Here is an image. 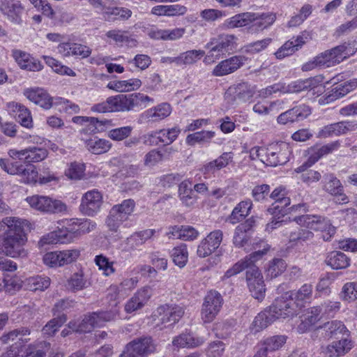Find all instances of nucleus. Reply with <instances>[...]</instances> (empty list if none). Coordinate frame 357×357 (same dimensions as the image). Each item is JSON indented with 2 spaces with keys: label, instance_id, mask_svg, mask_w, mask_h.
<instances>
[{
  "label": "nucleus",
  "instance_id": "obj_25",
  "mask_svg": "<svg viewBox=\"0 0 357 357\" xmlns=\"http://www.w3.org/2000/svg\"><path fill=\"white\" fill-rule=\"evenodd\" d=\"M309 39V34L306 32L293 37L283 44L275 52V56L278 59H282L286 56L292 55L301 48Z\"/></svg>",
  "mask_w": 357,
  "mask_h": 357
},
{
  "label": "nucleus",
  "instance_id": "obj_19",
  "mask_svg": "<svg viewBox=\"0 0 357 357\" xmlns=\"http://www.w3.org/2000/svg\"><path fill=\"white\" fill-rule=\"evenodd\" d=\"M223 238V233L217 229L209 233L206 238L202 239L198 245L197 253L200 257H206L211 255L221 244Z\"/></svg>",
  "mask_w": 357,
  "mask_h": 357
},
{
  "label": "nucleus",
  "instance_id": "obj_63",
  "mask_svg": "<svg viewBox=\"0 0 357 357\" xmlns=\"http://www.w3.org/2000/svg\"><path fill=\"white\" fill-rule=\"evenodd\" d=\"M85 165L81 162H71L65 170V175L71 180H80L84 176Z\"/></svg>",
  "mask_w": 357,
  "mask_h": 357
},
{
  "label": "nucleus",
  "instance_id": "obj_27",
  "mask_svg": "<svg viewBox=\"0 0 357 357\" xmlns=\"http://www.w3.org/2000/svg\"><path fill=\"white\" fill-rule=\"evenodd\" d=\"M12 56L22 69L36 72L41 70L43 68L40 61L20 50H13Z\"/></svg>",
  "mask_w": 357,
  "mask_h": 357
},
{
  "label": "nucleus",
  "instance_id": "obj_20",
  "mask_svg": "<svg viewBox=\"0 0 357 357\" xmlns=\"http://www.w3.org/2000/svg\"><path fill=\"white\" fill-rule=\"evenodd\" d=\"M246 61L247 58L245 56H233L216 65L212 71V74L215 77H222L233 73L242 67Z\"/></svg>",
  "mask_w": 357,
  "mask_h": 357
},
{
  "label": "nucleus",
  "instance_id": "obj_62",
  "mask_svg": "<svg viewBox=\"0 0 357 357\" xmlns=\"http://www.w3.org/2000/svg\"><path fill=\"white\" fill-rule=\"evenodd\" d=\"M40 245L56 243H68V239L64 236L63 230L59 229L43 236L39 241Z\"/></svg>",
  "mask_w": 357,
  "mask_h": 357
},
{
  "label": "nucleus",
  "instance_id": "obj_60",
  "mask_svg": "<svg viewBox=\"0 0 357 357\" xmlns=\"http://www.w3.org/2000/svg\"><path fill=\"white\" fill-rule=\"evenodd\" d=\"M284 335H275L264 340V353L273 352L280 349L286 342Z\"/></svg>",
  "mask_w": 357,
  "mask_h": 357
},
{
  "label": "nucleus",
  "instance_id": "obj_26",
  "mask_svg": "<svg viewBox=\"0 0 357 357\" xmlns=\"http://www.w3.org/2000/svg\"><path fill=\"white\" fill-rule=\"evenodd\" d=\"M323 86L319 77H310L305 79H298L290 83L287 91L289 93H298L303 91H314L315 93H321Z\"/></svg>",
  "mask_w": 357,
  "mask_h": 357
},
{
  "label": "nucleus",
  "instance_id": "obj_23",
  "mask_svg": "<svg viewBox=\"0 0 357 357\" xmlns=\"http://www.w3.org/2000/svg\"><path fill=\"white\" fill-rule=\"evenodd\" d=\"M23 94L29 100L45 109H50L53 105V98L43 88H27Z\"/></svg>",
  "mask_w": 357,
  "mask_h": 357
},
{
  "label": "nucleus",
  "instance_id": "obj_40",
  "mask_svg": "<svg viewBox=\"0 0 357 357\" xmlns=\"http://www.w3.org/2000/svg\"><path fill=\"white\" fill-rule=\"evenodd\" d=\"M275 316H276L275 314H272L269 309L261 312L255 317L252 321L251 326L252 331L257 333L267 328L277 319Z\"/></svg>",
  "mask_w": 357,
  "mask_h": 357
},
{
  "label": "nucleus",
  "instance_id": "obj_22",
  "mask_svg": "<svg viewBox=\"0 0 357 357\" xmlns=\"http://www.w3.org/2000/svg\"><path fill=\"white\" fill-rule=\"evenodd\" d=\"M137 278H126L119 284H112L108 289L107 297L110 300L124 299L137 285Z\"/></svg>",
  "mask_w": 357,
  "mask_h": 357
},
{
  "label": "nucleus",
  "instance_id": "obj_33",
  "mask_svg": "<svg viewBox=\"0 0 357 357\" xmlns=\"http://www.w3.org/2000/svg\"><path fill=\"white\" fill-rule=\"evenodd\" d=\"M252 208V202L248 199L239 202L232 210L227 221L235 225L244 220L250 213Z\"/></svg>",
  "mask_w": 357,
  "mask_h": 357
},
{
  "label": "nucleus",
  "instance_id": "obj_57",
  "mask_svg": "<svg viewBox=\"0 0 357 357\" xmlns=\"http://www.w3.org/2000/svg\"><path fill=\"white\" fill-rule=\"evenodd\" d=\"M324 328L326 332V335L330 337H338L340 335H347L349 333L344 324L337 320L326 323L324 325Z\"/></svg>",
  "mask_w": 357,
  "mask_h": 357
},
{
  "label": "nucleus",
  "instance_id": "obj_51",
  "mask_svg": "<svg viewBox=\"0 0 357 357\" xmlns=\"http://www.w3.org/2000/svg\"><path fill=\"white\" fill-rule=\"evenodd\" d=\"M132 15V11L126 8L113 6L112 9L104 13V20L107 22L126 20Z\"/></svg>",
  "mask_w": 357,
  "mask_h": 357
},
{
  "label": "nucleus",
  "instance_id": "obj_34",
  "mask_svg": "<svg viewBox=\"0 0 357 357\" xmlns=\"http://www.w3.org/2000/svg\"><path fill=\"white\" fill-rule=\"evenodd\" d=\"M351 340L347 338H342L338 341H333L329 344L324 350V352L329 357H340L345 355L352 348Z\"/></svg>",
  "mask_w": 357,
  "mask_h": 357
},
{
  "label": "nucleus",
  "instance_id": "obj_42",
  "mask_svg": "<svg viewBox=\"0 0 357 357\" xmlns=\"http://www.w3.org/2000/svg\"><path fill=\"white\" fill-rule=\"evenodd\" d=\"M340 147V140L331 142L320 147H313L310 151V155L309 160H312V163H314L324 155H328L335 151H337Z\"/></svg>",
  "mask_w": 357,
  "mask_h": 357
},
{
  "label": "nucleus",
  "instance_id": "obj_38",
  "mask_svg": "<svg viewBox=\"0 0 357 357\" xmlns=\"http://www.w3.org/2000/svg\"><path fill=\"white\" fill-rule=\"evenodd\" d=\"M234 154L231 152H225L216 159L206 163L203 167L204 174L215 173L226 167L233 160Z\"/></svg>",
  "mask_w": 357,
  "mask_h": 357
},
{
  "label": "nucleus",
  "instance_id": "obj_21",
  "mask_svg": "<svg viewBox=\"0 0 357 357\" xmlns=\"http://www.w3.org/2000/svg\"><path fill=\"white\" fill-rule=\"evenodd\" d=\"M24 7L19 0H0V11L11 22L20 24Z\"/></svg>",
  "mask_w": 357,
  "mask_h": 357
},
{
  "label": "nucleus",
  "instance_id": "obj_6",
  "mask_svg": "<svg viewBox=\"0 0 357 357\" xmlns=\"http://www.w3.org/2000/svg\"><path fill=\"white\" fill-rule=\"evenodd\" d=\"M25 201L31 208L46 213H66L68 211L65 203L48 196L35 195L27 197Z\"/></svg>",
  "mask_w": 357,
  "mask_h": 357
},
{
  "label": "nucleus",
  "instance_id": "obj_50",
  "mask_svg": "<svg viewBox=\"0 0 357 357\" xmlns=\"http://www.w3.org/2000/svg\"><path fill=\"white\" fill-rule=\"evenodd\" d=\"M215 136V131L202 130L188 135L185 142L190 146H194L196 144H209Z\"/></svg>",
  "mask_w": 357,
  "mask_h": 357
},
{
  "label": "nucleus",
  "instance_id": "obj_2",
  "mask_svg": "<svg viewBox=\"0 0 357 357\" xmlns=\"http://www.w3.org/2000/svg\"><path fill=\"white\" fill-rule=\"evenodd\" d=\"M269 246L266 245L262 250L255 251L235 263L225 273L224 278L234 276L245 269L246 271V280L248 288L252 296L257 300H262L265 296V285L263 275L259 268L255 265V262L262 258L268 250Z\"/></svg>",
  "mask_w": 357,
  "mask_h": 357
},
{
  "label": "nucleus",
  "instance_id": "obj_43",
  "mask_svg": "<svg viewBox=\"0 0 357 357\" xmlns=\"http://www.w3.org/2000/svg\"><path fill=\"white\" fill-rule=\"evenodd\" d=\"M178 195L181 201L187 206L194 205L197 199V195L192 189V182L185 180L181 183L178 187Z\"/></svg>",
  "mask_w": 357,
  "mask_h": 357
},
{
  "label": "nucleus",
  "instance_id": "obj_7",
  "mask_svg": "<svg viewBox=\"0 0 357 357\" xmlns=\"http://www.w3.org/2000/svg\"><path fill=\"white\" fill-rule=\"evenodd\" d=\"M223 304V298L217 291H209L204 297L201 318L204 323H211L216 317Z\"/></svg>",
  "mask_w": 357,
  "mask_h": 357
},
{
  "label": "nucleus",
  "instance_id": "obj_37",
  "mask_svg": "<svg viewBox=\"0 0 357 357\" xmlns=\"http://www.w3.org/2000/svg\"><path fill=\"white\" fill-rule=\"evenodd\" d=\"M312 164V160H309V162L295 169L296 173H301L300 179L308 186L319 181L321 178V174L319 172L308 169Z\"/></svg>",
  "mask_w": 357,
  "mask_h": 357
},
{
  "label": "nucleus",
  "instance_id": "obj_3",
  "mask_svg": "<svg viewBox=\"0 0 357 357\" xmlns=\"http://www.w3.org/2000/svg\"><path fill=\"white\" fill-rule=\"evenodd\" d=\"M111 112L139 111L154 100L152 98L142 93H133L130 94H119L108 98Z\"/></svg>",
  "mask_w": 357,
  "mask_h": 357
},
{
  "label": "nucleus",
  "instance_id": "obj_28",
  "mask_svg": "<svg viewBox=\"0 0 357 357\" xmlns=\"http://www.w3.org/2000/svg\"><path fill=\"white\" fill-rule=\"evenodd\" d=\"M157 313L162 324L172 326L177 323L184 314V310L179 305H165L159 307Z\"/></svg>",
  "mask_w": 357,
  "mask_h": 357
},
{
  "label": "nucleus",
  "instance_id": "obj_16",
  "mask_svg": "<svg viewBox=\"0 0 357 357\" xmlns=\"http://www.w3.org/2000/svg\"><path fill=\"white\" fill-rule=\"evenodd\" d=\"M179 133L180 129L176 127L152 132L144 136V143L148 145H158L159 143L169 145L176 139Z\"/></svg>",
  "mask_w": 357,
  "mask_h": 357
},
{
  "label": "nucleus",
  "instance_id": "obj_5",
  "mask_svg": "<svg viewBox=\"0 0 357 357\" xmlns=\"http://www.w3.org/2000/svg\"><path fill=\"white\" fill-rule=\"evenodd\" d=\"M237 40V38L232 34H222L211 38L205 45V47L209 51L204 61L206 63H213L219 59L221 54L236 49Z\"/></svg>",
  "mask_w": 357,
  "mask_h": 357
},
{
  "label": "nucleus",
  "instance_id": "obj_12",
  "mask_svg": "<svg viewBox=\"0 0 357 357\" xmlns=\"http://www.w3.org/2000/svg\"><path fill=\"white\" fill-rule=\"evenodd\" d=\"M351 54L346 44L338 45L331 50H326L317 56L320 61L321 68H328L340 63Z\"/></svg>",
  "mask_w": 357,
  "mask_h": 357
},
{
  "label": "nucleus",
  "instance_id": "obj_4",
  "mask_svg": "<svg viewBox=\"0 0 357 357\" xmlns=\"http://www.w3.org/2000/svg\"><path fill=\"white\" fill-rule=\"evenodd\" d=\"M294 221L301 227L323 233L322 238L328 241L336 231L335 227L327 218L319 215H303L297 216Z\"/></svg>",
  "mask_w": 357,
  "mask_h": 357
},
{
  "label": "nucleus",
  "instance_id": "obj_47",
  "mask_svg": "<svg viewBox=\"0 0 357 357\" xmlns=\"http://www.w3.org/2000/svg\"><path fill=\"white\" fill-rule=\"evenodd\" d=\"M24 285L30 291H44L50 287V279L44 275L32 276L25 280Z\"/></svg>",
  "mask_w": 357,
  "mask_h": 357
},
{
  "label": "nucleus",
  "instance_id": "obj_44",
  "mask_svg": "<svg viewBox=\"0 0 357 357\" xmlns=\"http://www.w3.org/2000/svg\"><path fill=\"white\" fill-rule=\"evenodd\" d=\"M90 283L84 277L82 270L73 273L67 280L66 287L71 291L76 292L83 290L89 286Z\"/></svg>",
  "mask_w": 357,
  "mask_h": 357
},
{
  "label": "nucleus",
  "instance_id": "obj_39",
  "mask_svg": "<svg viewBox=\"0 0 357 357\" xmlns=\"http://www.w3.org/2000/svg\"><path fill=\"white\" fill-rule=\"evenodd\" d=\"M254 20L255 13H243L227 19L224 22V25L228 29L240 28L252 24Z\"/></svg>",
  "mask_w": 357,
  "mask_h": 357
},
{
  "label": "nucleus",
  "instance_id": "obj_36",
  "mask_svg": "<svg viewBox=\"0 0 357 357\" xmlns=\"http://www.w3.org/2000/svg\"><path fill=\"white\" fill-rule=\"evenodd\" d=\"M171 113V105L164 102L146 110L142 114V116L149 121H160L169 116Z\"/></svg>",
  "mask_w": 357,
  "mask_h": 357
},
{
  "label": "nucleus",
  "instance_id": "obj_9",
  "mask_svg": "<svg viewBox=\"0 0 357 357\" xmlns=\"http://www.w3.org/2000/svg\"><path fill=\"white\" fill-rule=\"evenodd\" d=\"M0 167L9 174L22 175L26 183H36L38 182V173L35 166L30 165L24 167L23 165L10 162L6 159H0Z\"/></svg>",
  "mask_w": 357,
  "mask_h": 357
},
{
  "label": "nucleus",
  "instance_id": "obj_8",
  "mask_svg": "<svg viewBox=\"0 0 357 357\" xmlns=\"http://www.w3.org/2000/svg\"><path fill=\"white\" fill-rule=\"evenodd\" d=\"M155 349L156 345L151 337L137 338L127 344L119 357H144Z\"/></svg>",
  "mask_w": 357,
  "mask_h": 357
},
{
  "label": "nucleus",
  "instance_id": "obj_56",
  "mask_svg": "<svg viewBox=\"0 0 357 357\" xmlns=\"http://www.w3.org/2000/svg\"><path fill=\"white\" fill-rule=\"evenodd\" d=\"M343 188L340 181L333 174L324 176L323 190L331 195H336Z\"/></svg>",
  "mask_w": 357,
  "mask_h": 357
},
{
  "label": "nucleus",
  "instance_id": "obj_1",
  "mask_svg": "<svg viewBox=\"0 0 357 357\" xmlns=\"http://www.w3.org/2000/svg\"><path fill=\"white\" fill-rule=\"evenodd\" d=\"M28 227L29 222L18 217L8 216L0 220V231L3 232L2 248L6 255L12 258L27 255V236L24 229Z\"/></svg>",
  "mask_w": 357,
  "mask_h": 357
},
{
  "label": "nucleus",
  "instance_id": "obj_54",
  "mask_svg": "<svg viewBox=\"0 0 357 357\" xmlns=\"http://www.w3.org/2000/svg\"><path fill=\"white\" fill-rule=\"evenodd\" d=\"M313 287L310 284H304L301 287L295 291H289L291 294V298L296 305H301V303L310 300L312 295Z\"/></svg>",
  "mask_w": 357,
  "mask_h": 357
},
{
  "label": "nucleus",
  "instance_id": "obj_17",
  "mask_svg": "<svg viewBox=\"0 0 357 357\" xmlns=\"http://www.w3.org/2000/svg\"><path fill=\"white\" fill-rule=\"evenodd\" d=\"M105 36L108 43L114 44L121 47L126 46L127 48H135L139 44L134 35L119 29L109 30L105 33Z\"/></svg>",
  "mask_w": 357,
  "mask_h": 357
},
{
  "label": "nucleus",
  "instance_id": "obj_45",
  "mask_svg": "<svg viewBox=\"0 0 357 357\" xmlns=\"http://www.w3.org/2000/svg\"><path fill=\"white\" fill-rule=\"evenodd\" d=\"M87 149L93 154L107 153L112 148V143L105 139L94 137L85 142Z\"/></svg>",
  "mask_w": 357,
  "mask_h": 357
},
{
  "label": "nucleus",
  "instance_id": "obj_53",
  "mask_svg": "<svg viewBox=\"0 0 357 357\" xmlns=\"http://www.w3.org/2000/svg\"><path fill=\"white\" fill-rule=\"evenodd\" d=\"M154 234L155 230L151 229L135 232L127 238V243L132 248H136L150 239Z\"/></svg>",
  "mask_w": 357,
  "mask_h": 357
},
{
  "label": "nucleus",
  "instance_id": "obj_49",
  "mask_svg": "<svg viewBox=\"0 0 357 357\" xmlns=\"http://www.w3.org/2000/svg\"><path fill=\"white\" fill-rule=\"evenodd\" d=\"M135 202L133 199H125L121 203L114 205L111 209L113 213L119 215L124 220H128L135 209Z\"/></svg>",
  "mask_w": 357,
  "mask_h": 357
},
{
  "label": "nucleus",
  "instance_id": "obj_64",
  "mask_svg": "<svg viewBox=\"0 0 357 357\" xmlns=\"http://www.w3.org/2000/svg\"><path fill=\"white\" fill-rule=\"evenodd\" d=\"M287 268L285 261L282 259H273L269 261L268 266L266 268L267 275L273 278H276L281 275Z\"/></svg>",
  "mask_w": 357,
  "mask_h": 357
},
{
  "label": "nucleus",
  "instance_id": "obj_55",
  "mask_svg": "<svg viewBox=\"0 0 357 357\" xmlns=\"http://www.w3.org/2000/svg\"><path fill=\"white\" fill-rule=\"evenodd\" d=\"M43 59L45 63L57 74L72 77H74L76 75L71 68L63 65L60 61L52 56H43Z\"/></svg>",
  "mask_w": 357,
  "mask_h": 357
},
{
  "label": "nucleus",
  "instance_id": "obj_18",
  "mask_svg": "<svg viewBox=\"0 0 357 357\" xmlns=\"http://www.w3.org/2000/svg\"><path fill=\"white\" fill-rule=\"evenodd\" d=\"M288 195L289 191L284 186L280 185L275 188L270 195V197L275 200V202L272 207L268 208V212L271 215L283 216L287 212L284 208L291 204V199Z\"/></svg>",
  "mask_w": 357,
  "mask_h": 357
},
{
  "label": "nucleus",
  "instance_id": "obj_52",
  "mask_svg": "<svg viewBox=\"0 0 357 357\" xmlns=\"http://www.w3.org/2000/svg\"><path fill=\"white\" fill-rule=\"evenodd\" d=\"M171 257L174 264L179 268H183L188 260V251L185 244L174 247L171 251Z\"/></svg>",
  "mask_w": 357,
  "mask_h": 357
},
{
  "label": "nucleus",
  "instance_id": "obj_61",
  "mask_svg": "<svg viewBox=\"0 0 357 357\" xmlns=\"http://www.w3.org/2000/svg\"><path fill=\"white\" fill-rule=\"evenodd\" d=\"M340 298L345 302L351 303L357 300V282L345 283L340 291Z\"/></svg>",
  "mask_w": 357,
  "mask_h": 357
},
{
  "label": "nucleus",
  "instance_id": "obj_31",
  "mask_svg": "<svg viewBox=\"0 0 357 357\" xmlns=\"http://www.w3.org/2000/svg\"><path fill=\"white\" fill-rule=\"evenodd\" d=\"M142 84L140 79L130 78L110 81L107 83V88L116 92L126 93L138 90Z\"/></svg>",
  "mask_w": 357,
  "mask_h": 357
},
{
  "label": "nucleus",
  "instance_id": "obj_32",
  "mask_svg": "<svg viewBox=\"0 0 357 357\" xmlns=\"http://www.w3.org/2000/svg\"><path fill=\"white\" fill-rule=\"evenodd\" d=\"M169 229V231L167 233L169 238H178L183 241H193L199 235V232L195 228L189 225L174 226Z\"/></svg>",
  "mask_w": 357,
  "mask_h": 357
},
{
  "label": "nucleus",
  "instance_id": "obj_29",
  "mask_svg": "<svg viewBox=\"0 0 357 357\" xmlns=\"http://www.w3.org/2000/svg\"><path fill=\"white\" fill-rule=\"evenodd\" d=\"M2 357H45V353L36 350L33 344H22L20 342L13 344Z\"/></svg>",
  "mask_w": 357,
  "mask_h": 357
},
{
  "label": "nucleus",
  "instance_id": "obj_41",
  "mask_svg": "<svg viewBox=\"0 0 357 357\" xmlns=\"http://www.w3.org/2000/svg\"><path fill=\"white\" fill-rule=\"evenodd\" d=\"M326 263L333 269H344L350 265V259L340 251H333L327 255Z\"/></svg>",
  "mask_w": 357,
  "mask_h": 357
},
{
  "label": "nucleus",
  "instance_id": "obj_30",
  "mask_svg": "<svg viewBox=\"0 0 357 357\" xmlns=\"http://www.w3.org/2000/svg\"><path fill=\"white\" fill-rule=\"evenodd\" d=\"M7 108L10 114L24 127L31 128L33 121L30 111L23 105L15 102H9Z\"/></svg>",
  "mask_w": 357,
  "mask_h": 357
},
{
  "label": "nucleus",
  "instance_id": "obj_35",
  "mask_svg": "<svg viewBox=\"0 0 357 357\" xmlns=\"http://www.w3.org/2000/svg\"><path fill=\"white\" fill-rule=\"evenodd\" d=\"M97 317L94 316L93 312L86 315L82 320L72 321L68 324V328L73 331L78 333H89L94 328L98 327L96 319Z\"/></svg>",
  "mask_w": 357,
  "mask_h": 357
},
{
  "label": "nucleus",
  "instance_id": "obj_14",
  "mask_svg": "<svg viewBox=\"0 0 357 357\" xmlns=\"http://www.w3.org/2000/svg\"><path fill=\"white\" fill-rule=\"evenodd\" d=\"M291 296L289 292H285L281 296L276 298L273 303L269 307L268 309L272 314L278 315L275 316L277 319H285L295 314L294 303Z\"/></svg>",
  "mask_w": 357,
  "mask_h": 357
},
{
  "label": "nucleus",
  "instance_id": "obj_59",
  "mask_svg": "<svg viewBox=\"0 0 357 357\" xmlns=\"http://www.w3.org/2000/svg\"><path fill=\"white\" fill-rule=\"evenodd\" d=\"M205 54L201 50H188L179 54L180 66L192 65L197 63Z\"/></svg>",
  "mask_w": 357,
  "mask_h": 357
},
{
  "label": "nucleus",
  "instance_id": "obj_13",
  "mask_svg": "<svg viewBox=\"0 0 357 357\" xmlns=\"http://www.w3.org/2000/svg\"><path fill=\"white\" fill-rule=\"evenodd\" d=\"M356 129L357 121H342L331 123L321 128L317 134V137L325 139L333 136H340L345 135L349 132L354 131Z\"/></svg>",
  "mask_w": 357,
  "mask_h": 357
},
{
  "label": "nucleus",
  "instance_id": "obj_15",
  "mask_svg": "<svg viewBox=\"0 0 357 357\" xmlns=\"http://www.w3.org/2000/svg\"><path fill=\"white\" fill-rule=\"evenodd\" d=\"M153 295V289L149 286L139 289L124 305V310L128 314H132L142 310L149 301Z\"/></svg>",
  "mask_w": 357,
  "mask_h": 357
},
{
  "label": "nucleus",
  "instance_id": "obj_10",
  "mask_svg": "<svg viewBox=\"0 0 357 357\" xmlns=\"http://www.w3.org/2000/svg\"><path fill=\"white\" fill-rule=\"evenodd\" d=\"M289 149L284 142L271 144L266 149L265 158L261 162L269 166H277L285 164L289 160Z\"/></svg>",
  "mask_w": 357,
  "mask_h": 357
},
{
  "label": "nucleus",
  "instance_id": "obj_11",
  "mask_svg": "<svg viewBox=\"0 0 357 357\" xmlns=\"http://www.w3.org/2000/svg\"><path fill=\"white\" fill-rule=\"evenodd\" d=\"M102 203L103 197L101 192L97 189H93L82 195L79 210L84 215L94 216L100 211Z\"/></svg>",
  "mask_w": 357,
  "mask_h": 357
},
{
  "label": "nucleus",
  "instance_id": "obj_48",
  "mask_svg": "<svg viewBox=\"0 0 357 357\" xmlns=\"http://www.w3.org/2000/svg\"><path fill=\"white\" fill-rule=\"evenodd\" d=\"M204 342L203 337H195L190 334H181L172 341V344L177 348L195 347L202 344Z\"/></svg>",
  "mask_w": 357,
  "mask_h": 357
},
{
  "label": "nucleus",
  "instance_id": "obj_46",
  "mask_svg": "<svg viewBox=\"0 0 357 357\" xmlns=\"http://www.w3.org/2000/svg\"><path fill=\"white\" fill-rule=\"evenodd\" d=\"M62 222L64 229H61V230H63L64 236L68 239V243H71L79 236L80 219H66L62 220Z\"/></svg>",
  "mask_w": 357,
  "mask_h": 357
},
{
  "label": "nucleus",
  "instance_id": "obj_58",
  "mask_svg": "<svg viewBox=\"0 0 357 357\" xmlns=\"http://www.w3.org/2000/svg\"><path fill=\"white\" fill-rule=\"evenodd\" d=\"M48 155V151L45 147L36 146L27 148L26 163L39 162L44 160Z\"/></svg>",
  "mask_w": 357,
  "mask_h": 357
},
{
  "label": "nucleus",
  "instance_id": "obj_24",
  "mask_svg": "<svg viewBox=\"0 0 357 357\" xmlns=\"http://www.w3.org/2000/svg\"><path fill=\"white\" fill-rule=\"evenodd\" d=\"M321 306H314L307 309L301 317V322L297 330L300 333H304L317 327V324L322 318Z\"/></svg>",
  "mask_w": 357,
  "mask_h": 357
}]
</instances>
